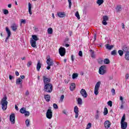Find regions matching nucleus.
<instances>
[{
    "instance_id": "obj_52",
    "label": "nucleus",
    "mask_w": 129,
    "mask_h": 129,
    "mask_svg": "<svg viewBox=\"0 0 129 129\" xmlns=\"http://www.w3.org/2000/svg\"><path fill=\"white\" fill-rule=\"evenodd\" d=\"M21 24H26V20L21 19Z\"/></svg>"
},
{
    "instance_id": "obj_50",
    "label": "nucleus",
    "mask_w": 129,
    "mask_h": 129,
    "mask_svg": "<svg viewBox=\"0 0 129 129\" xmlns=\"http://www.w3.org/2000/svg\"><path fill=\"white\" fill-rule=\"evenodd\" d=\"M111 93L113 94V95H114L115 94V90H114V89H112Z\"/></svg>"
},
{
    "instance_id": "obj_32",
    "label": "nucleus",
    "mask_w": 129,
    "mask_h": 129,
    "mask_svg": "<svg viewBox=\"0 0 129 129\" xmlns=\"http://www.w3.org/2000/svg\"><path fill=\"white\" fill-rule=\"evenodd\" d=\"M125 120V114H124L121 119V122L120 123H122V122H125V121H124Z\"/></svg>"
},
{
    "instance_id": "obj_59",
    "label": "nucleus",
    "mask_w": 129,
    "mask_h": 129,
    "mask_svg": "<svg viewBox=\"0 0 129 129\" xmlns=\"http://www.w3.org/2000/svg\"><path fill=\"white\" fill-rule=\"evenodd\" d=\"M20 78L21 79H25V76L24 75L20 76Z\"/></svg>"
},
{
    "instance_id": "obj_64",
    "label": "nucleus",
    "mask_w": 129,
    "mask_h": 129,
    "mask_svg": "<svg viewBox=\"0 0 129 129\" xmlns=\"http://www.w3.org/2000/svg\"><path fill=\"white\" fill-rule=\"evenodd\" d=\"M122 29H124V23H121Z\"/></svg>"
},
{
    "instance_id": "obj_1",
    "label": "nucleus",
    "mask_w": 129,
    "mask_h": 129,
    "mask_svg": "<svg viewBox=\"0 0 129 129\" xmlns=\"http://www.w3.org/2000/svg\"><path fill=\"white\" fill-rule=\"evenodd\" d=\"M7 99H8V97H7L6 96H4L1 101L0 104H1L2 108L4 111L7 110V108H8V104L9 102L7 101Z\"/></svg>"
},
{
    "instance_id": "obj_45",
    "label": "nucleus",
    "mask_w": 129,
    "mask_h": 129,
    "mask_svg": "<svg viewBox=\"0 0 129 129\" xmlns=\"http://www.w3.org/2000/svg\"><path fill=\"white\" fill-rule=\"evenodd\" d=\"M64 95H61L60 97V101L61 102H63V99H64Z\"/></svg>"
},
{
    "instance_id": "obj_25",
    "label": "nucleus",
    "mask_w": 129,
    "mask_h": 129,
    "mask_svg": "<svg viewBox=\"0 0 129 129\" xmlns=\"http://www.w3.org/2000/svg\"><path fill=\"white\" fill-rule=\"evenodd\" d=\"M106 48L108 50H111L113 48V45H109V44L106 45Z\"/></svg>"
},
{
    "instance_id": "obj_57",
    "label": "nucleus",
    "mask_w": 129,
    "mask_h": 129,
    "mask_svg": "<svg viewBox=\"0 0 129 129\" xmlns=\"http://www.w3.org/2000/svg\"><path fill=\"white\" fill-rule=\"evenodd\" d=\"M15 75L16 76H19V75H20V73H19V72L18 71L15 72Z\"/></svg>"
},
{
    "instance_id": "obj_17",
    "label": "nucleus",
    "mask_w": 129,
    "mask_h": 129,
    "mask_svg": "<svg viewBox=\"0 0 129 129\" xmlns=\"http://www.w3.org/2000/svg\"><path fill=\"white\" fill-rule=\"evenodd\" d=\"M23 84V80L21 79V78H19L18 79H17L16 80V84L18 85H20L21 87H22V84Z\"/></svg>"
},
{
    "instance_id": "obj_20",
    "label": "nucleus",
    "mask_w": 129,
    "mask_h": 129,
    "mask_svg": "<svg viewBox=\"0 0 129 129\" xmlns=\"http://www.w3.org/2000/svg\"><path fill=\"white\" fill-rule=\"evenodd\" d=\"M129 50V47L127 46L126 45H123L122 47V50L123 52H125V53H127Z\"/></svg>"
},
{
    "instance_id": "obj_4",
    "label": "nucleus",
    "mask_w": 129,
    "mask_h": 129,
    "mask_svg": "<svg viewBox=\"0 0 129 129\" xmlns=\"http://www.w3.org/2000/svg\"><path fill=\"white\" fill-rule=\"evenodd\" d=\"M46 59V63L47 65H49V66H53V65H54V61H53V59H51L50 55H48L47 56Z\"/></svg>"
},
{
    "instance_id": "obj_35",
    "label": "nucleus",
    "mask_w": 129,
    "mask_h": 129,
    "mask_svg": "<svg viewBox=\"0 0 129 129\" xmlns=\"http://www.w3.org/2000/svg\"><path fill=\"white\" fill-rule=\"evenodd\" d=\"M78 77V74L77 73H74L72 75V78L73 79H76V78H77Z\"/></svg>"
},
{
    "instance_id": "obj_12",
    "label": "nucleus",
    "mask_w": 129,
    "mask_h": 129,
    "mask_svg": "<svg viewBox=\"0 0 129 129\" xmlns=\"http://www.w3.org/2000/svg\"><path fill=\"white\" fill-rule=\"evenodd\" d=\"M107 21H108V16H103V21L102 22V24L104 25V26H106L107 25Z\"/></svg>"
},
{
    "instance_id": "obj_43",
    "label": "nucleus",
    "mask_w": 129,
    "mask_h": 129,
    "mask_svg": "<svg viewBox=\"0 0 129 129\" xmlns=\"http://www.w3.org/2000/svg\"><path fill=\"white\" fill-rule=\"evenodd\" d=\"M24 115L25 116H29L30 115V112L28 111H26L24 113Z\"/></svg>"
},
{
    "instance_id": "obj_3",
    "label": "nucleus",
    "mask_w": 129,
    "mask_h": 129,
    "mask_svg": "<svg viewBox=\"0 0 129 129\" xmlns=\"http://www.w3.org/2000/svg\"><path fill=\"white\" fill-rule=\"evenodd\" d=\"M106 67L105 66H102L99 69V73L101 75H103L105 74L106 72Z\"/></svg>"
},
{
    "instance_id": "obj_31",
    "label": "nucleus",
    "mask_w": 129,
    "mask_h": 129,
    "mask_svg": "<svg viewBox=\"0 0 129 129\" xmlns=\"http://www.w3.org/2000/svg\"><path fill=\"white\" fill-rule=\"evenodd\" d=\"M104 2V1L103 0H97V4L99 5V6H101V5L103 4Z\"/></svg>"
},
{
    "instance_id": "obj_56",
    "label": "nucleus",
    "mask_w": 129,
    "mask_h": 129,
    "mask_svg": "<svg viewBox=\"0 0 129 129\" xmlns=\"http://www.w3.org/2000/svg\"><path fill=\"white\" fill-rule=\"evenodd\" d=\"M95 118H96V119H98V118H99V115L98 114H97L96 115Z\"/></svg>"
},
{
    "instance_id": "obj_23",
    "label": "nucleus",
    "mask_w": 129,
    "mask_h": 129,
    "mask_svg": "<svg viewBox=\"0 0 129 129\" xmlns=\"http://www.w3.org/2000/svg\"><path fill=\"white\" fill-rule=\"evenodd\" d=\"M41 67H42V63H41V62H40V61H39L37 63L36 70L37 71H40V69H41Z\"/></svg>"
},
{
    "instance_id": "obj_11",
    "label": "nucleus",
    "mask_w": 129,
    "mask_h": 129,
    "mask_svg": "<svg viewBox=\"0 0 129 129\" xmlns=\"http://www.w3.org/2000/svg\"><path fill=\"white\" fill-rule=\"evenodd\" d=\"M80 94H81L82 96L84 97V98H86L88 95L87 94V92H86V91L84 89H82L80 91Z\"/></svg>"
},
{
    "instance_id": "obj_29",
    "label": "nucleus",
    "mask_w": 129,
    "mask_h": 129,
    "mask_svg": "<svg viewBox=\"0 0 129 129\" xmlns=\"http://www.w3.org/2000/svg\"><path fill=\"white\" fill-rule=\"evenodd\" d=\"M125 59L127 60V61H129V52H126L125 54Z\"/></svg>"
},
{
    "instance_id": "obj_48",
    "label": "nucleus",
    "mask_w": 129,
    "mask_h": 129,
    "mask_svg": "<svg viewBox=\"0 0 129 129\" xmlns=\"http://www.w3.org/2000/svg\"><path fill=\"white\" fill-rule=\"evenodd\" d=\"M91 127V123H88V124L87 125V129L90 128Z\"/></svg>"
},
{
    "instance_id": "obj_28",
    "label": "nucleus",
    "mask_w": 129,
    "mask_h": 129,
    "mask_svg": "<svg viewBox=\"0 0 129 129\" xmlns=\"http://www.w3.org/2000/svg\"><path fill=\"white\" fill-rule=\"evenodd\" d=\"M47 33L50 35L53 34V29H52V28H48L47 30Z\"/></svg>"
},
{
    "instance_id": "obj_9",
    "label": "nucleus",
    "mask_w": 129,
    "mask_h": 129,
    "mask_svg": "<svg viewBox=\"0 0 129 129\" xmlns=\"http://www.w3.org/2000/svg\"><path fill=\"white\" fill-rule=\"evenodd\" d=\"M6 31L7 33V37L6 38L5 42H7V40H9L10 39V37H11V35H12V33L11 32V30H10V29H9V27H7L6 28Z\"/></svg>"
},
{
    "instance_id": "obj_49",
    "label": "nucleus",
    "mask_w": 129,
    "mask_h": 129,
    "mask_svg": "<svg viewBox=\"0 0 129 129\" xmlns=\"http://www.w3.org/2000/svg\"><path fill=\"white\" fill-rule=\"evenodd\" d=\"M27 65V67H30V66L32 65V61H28Z\"/></svg>"
},
{
    "instance_id": "obj_15",
    "label": "nucleus",
    "mask_w": 129,
    "mask_h": 129,
    "mask_svg": "<svg viewBox=\"0 0 129 129\" xmlns=\"http://www.w3.org/2000/svg\"><path fill=\"white\" fill-rule=\"evenodd\" d=\"M11 28L13 32H17V30H18V25H17L16 23H13L11 25Z\"/></svg>"
},
{
    "instance_id": "obj_37",
    "label": "nucleus",
    "mask_w": 129,
    "mask_h": 129,
    "mask_svg": "<svg viewBox=\"0 0 129 129\" xmlns=\"http://www.w3.org/2000/svg\"><path fill=\"white\" fill-rule=\"evenodd\" d=\"M107 113H108V110L107 109V108H104L103 112L104 115H106Z\"/></svg>"
},
{
    "instance_id": "obj_34",
    "label": "nucleus",
    "mask_w": 129,
    "mask_h": 129,
    "mask_svg": "<svg viewBox=\"0 0 129 129\" xmlns=\"http://www.w3.org/2000/svg\"><path fill=\"white\" fill-rule=\"evenodd\" d=\"M32 37L34 41H38L39 40V38H38V36L37 35H33L32 36Z\"/></svg>"
},
{
    "instance_id": "obj_47",
    "label": "nucleus",
    "mask_w": 129,
    "mask_h": 129,
    "mask_svg": "<svg viewBox=\"0 0 129 129\" xmlns=\"http://www.w3.org/2000/svg\"><path fill=\"white\" fill-rule=\"evenodd\" d=\"M53 106L55 109H58V105L57 104L54 103Z\"/></svg>"
},
{
    "instance_id": "obj_44",
    "label": "nucleus",
    "mask_w": 129,
    "mask_h": 129,
    "mask_svg": "<svg viewBox=\"0 0 129 129\" xmlns=\"http://www.w3.org/2000/svg\"><path fill=\"white\" fill-rule=\"evenodd\" d=\"M4 15H9V11L7 9H5L4 10Z\"/></svg>"
},
{
    "instance_id": "obj_62",
    "label": "nucleus",
    "mask_w": 129,
    "mask_h": 129,
    "mask_svg": "<svg viewBox=\"0 0 129 129\" xmlns=\"http://www.w3.org/2000/svg\"><path fill=\"white\" fill-rule=\"evenodd\" d=\"M120 100L123 102V97H122V96H120Z\"/></svg>"
},
{
    "instance_id": "obj_22",
    "label": "nucleus",
    "mask_w": 129,
    "mask_h": 129,
    "mask_svg": "<svg viewBox=\"0 0 129 129\" xmlns=\"http://www.w3.org/2000/svg\"><path fill=\"white\" fill-rule=\"evenodd\" d=\"M28 12L30 15H33V12H32V4L31 3L28 4Z\"/></svg>"
},
{
    "instance_id": "obj_14",
    "label": "nucleus",
    "mask_w": 129,
    "mask_h": 129,
    "mask_svg": "<svg viewBox=\"0 0 129 129\" xmlns=\"http://www.w3.org/2000/svg\"><path fill=\"white\" fill-rule=\"evenodd\" d=\"M74 112L76 113L75 118H77L78 117V115H79V110L78 109V107L77 106H75L74 109Z\"/></svg>"
},
{
    "instance_id": "obj_40",
    "label": "nucleus",
    "mask_w": 129,
    "mask_h": 129,
    "mask_svg": "<svg viewBox=\"0 0 129 129\" xmlns=\"http://www.w3.org/2000/svg\"><path fill=\"white\" fill-rule=\"evenodd\" d=\"M116 54H117V52H116V50H114L112 51L111 52V54L113 55V56H115V55H116Z\"/></svg>"
},
{
    "instance_id": "obj_7",
    "label": "nucleus",
    "mask_w": 129,
    "mask_h": 129,
    "mask_svg": "<svg viewBox=\"0 0 129 129\" xmlns=\"http://www.w3.org/2000/svg\"><path fill=\"white\" fill-rule=\"evenodd\" d=\"M99 87H100V82H98L95 86L94 94L95 95H97V94H98V90L99 89Z\"/></svg>"
},
{
    "instance_id": "obj_55",
    "label": "nucleus",
    "mask_w": 129,
    "mask_h": 129,
    "mask_svg": "<svg viewBox=\"0 0 129 129\" xmlns=\"http://www.w3.org/2000/svg\"><path fill=\"white\" fill-rule=\"evenodd\" d=\"M29 94H30V93L29 92V91L28 90L26 91V92L25 93V95L26 96H28Z\"/></svg>"
},
{
    "instance_id": "obj_10",
    "label": "nucleus",
    "mask_w": 129,
    "mask_h": 129,
    "mask_svg": "<svg viewBox=\"0 0 129 129\" xmlns=\"http://www.w3.org/2000/svg\"><path fill=\"white\" fill-rule=\"evenodd\" d=\"M50 82H51V79L48 78L46 77V76H43V83L44 85L46 84H51Z\"/></svg>"
},
{
    "instance_id": "obj_41",
    "label": "nucleus",
    "mask_w": 129,
    "mask_h": 129,
    "mask_svg": "<svg viewBox=\"0 0 129 129\" xmlns=\"http://www.w3.org/2000/svg\"><path fill=\"white\" fill-rule=\"evenodd\" d=\"M118 53L119 56H122V55H123V51L121 50H119L118 51Z\"/></svg>"
},
{
    "instance_id": "obj_13",
    "label": "nucleus",
    "mask_w": 129,
    "mask_h": 129,
    "mask_svg": "<svg viewBox=\"0 0 129 129\" xmlns=\"http://www.w3.org/2000/svg\"><path fill=\"white\" fill-rule=\"evenodd\" d=\"M104 125L105 126V128L108 129L111 125V122H110L109 120H106L104 122Z\"/></svg>"
},
{
    "instance_id": "obj_60",
    "label": "nucleus",
    "mask_w": 129,
    "mask_h": 129,
    "mask_svg": "<svg viewBox=\"0 0 129 129\" xmlns=\"http://www.w3.org/2000/svg\"><path fill=\"white\" fill-rule=\"evenodd\" d=\"M112 79H113V77L112 76L109 77V80H112Z\"/></svg>"
},
{
    "instance_id": "obj_46",
    "label": "nucleus",
    "mask_w": 129,
    "mask_h": 129,
    "mask_svg": "<svg viewBox=\"0 0 129 129\" xmlns=\"http://www.w3.org/2000/svg\"><path fill=\"white\" fill-rule=\"evenodd\" d=\"M69 2V6L70 9H71V6H72V3L71 2V0H68Z\"/></svg>"
},
{
    "instance_id": "obj_38",
    "label": "nucleus",
    "mask_w": 129,
    "mask_h": 129,
    "mask_svg": "<svg viewBox=\"0 0 129 129\" xmlns=\"http://www.w3.org/2000/svg\"><path fill=\"white\" fill-rule=\"evenodd\" d=\"M75 16L78 20H80V15H79V12L78 11L76 12Z\"/></svg>"
},
{
    "instance_id": "obj_61",
    "label": "nucleus",
    "mask_w": 129,
    "mask_h": 129,
    "mask_svg": "<svg viewBox=\"0 0 129 129\" xmlns=\"http://www.w3.org/2000/svg\"><path fill=\"white\" fill-rule=\"evenodd\" d=\"M120 109H122L123 108V104L122 103L120 107Z\"/></svg>"
},
{
    "instance_id": "obj_8",
    "label": "nucleus",
    "mask_w": 129,
    "mask_h": 129,
    "mask_svg": "<svg viewBox=\"0 0 129 129\" xmlns=\"http://www.w3.org/2000/svg\"><path fill=\"white\" fill-rule=\"evenodd\" d=\"M10 120L13 124L16 123V115L14 113L10 115Z\"/></svg>"
},
{
    "instance_id": "obj_36",
    "label": "nucleus",
    "mask_w": 129,
    "mask_h": 129,
    "mask_svg": "<svg viewBox=\"0 0 129 129\" xmlns=\"http://www.w3.org/2000/svg\"><path fill=\"white\" fill-rule=\"evenodd\" d=\"M78 104L81 105L82 104V99L81 98H78Z\"/></svg>"
},
{
    "instance_id": "obj_58",
    "label": "nucleus",
    "mask_w": 129,
    "mask_h": 129,
    "mask_svg": "<svg viewBox=\"0 0 129 129\" xmlns=\"http://www.w3.org/2000/svg\"><path fill=\"white\" fill-rule=\"evenodd\" d=\"M51 66H52L48 65V66L47 67V70H50V69H51Z\"/></svg>"
},
{
    "instance_id": "obj_19",
    "label": "nucleus",
    "mask_w": 129,
    "mask_h": 129,
    "mask_svg": "<svg viewBox=\"0 0 129 129\" xmlns=\"http://www.w3.org/2000/svg\"><path fill=\"white\" fill-rule=\"evenodd\" d=\"M30 43L31 44V46L33 47V48H37V45H36V41L31 39L30 40Z\"/></svg>"
},
{
    "instance_id": "obj_21",
    "label": "nucleus",
    "mask_w": 129,
    "mask_h": 129,
    "mask_svg": "<svg viewBox=\"0 0 129 129\" xmlns=\"http://www.w3.org/2000/svg\"><path fill=\"white\" fill-rule=\"evenodd\" d=\"M44 99H45L46 101L49 102L50 100H51V96L49 95H44Z\"/></svg>"
},
{
    "instance_id": "obj_2",
    "label": "nucleus",
    "mask_w": 129,
    "mask_h": 129,
    "mask_svg": "<svg viewBox=\"0 0 129 129\" xmlns=\"http://www.w3.org/2000/svg\"><path fill=\"white\" fill-rule=\"evenodd\" d=\"M43 89L44 92L51 93L53 91V85L52 84H45L44 85Z\"/></svg>"
},
{
    "instance_id": "obj_26",
    "label": "nucleus",
    "mask_w": 129,
    "mask_h": 129,
    "mask_svg": "<svg viewBox=\"0 0 129 129\" xmlns=\"http://www.w3.org/2000/svg\"><path fill=\"white\" fill-rule=\"evenodd\" d=\"M90 52H91V56L92 58H94L95 57V54H94V50L90 49Z\"/></svg>"
},
{
    "instance_id": "obj_39",
    "label": "nucleus",
    "mask_w": 129,
    "mask_h": 129,
    "mask_svg": "<svg viewBox=\"0 0 129 129\" xmlns=\"http://www.w3.org/2000/svg\"><path fill=\"white\" fill-rule=\"evenodd\" d=\"M25 123L26 124V126H30V120H29L28 119H26V120L25 121Z\"/></svg>"
},
{
    "instance_id": "obj_53",
    "label": "nucleus",
    "mask_w": 129,
    "mask_h": 129,
    "mask_svg": "<svg viewBox=\"0 0 129 129\" xmlns=\"http://www.w3.org/2000/svg\"><path fill=\"white\" fill-rule=\"evenodd\" d=\"M79 55L80 56V57H82V51H80L79 52Z\"/></svg>"
},
{
    "instance_id": "obj_18",
    "label": "nucleus",
    "mask_w": 129,
    "mask_h": 129,
    "mask_svg": "<svg viewBox=\"0 0 129 129\" xmlns=\"http://www.w3.org/2000/svg\"><path fill=\"white\" fill-rule=\"evenodd\" d=\"M121 124V129H126L127 127V122H123L120 123Z\"/></svg>"
},
{
    "instance_id": "obj_33",
    "label": "nucleus",
    "mask_w": 129,
    "mask_h": 129,
    "mask_svg": "<svg viewBox=\"0 0 129 129\" xmlns=\"http://www.w3.org/2000/svg\"><path fill=\"white\" fill-rule=\"evenodd\" d=\"M116 10L117 11V12H120V11H121V6L120 5L117 6L116 8Z\"/></svg>"
},
{
    "instance_id": "obj_16",
    "label": "nucleus",
    "mask_w": 129,
    "mask_h": 129,
    "mask_svg": "<svg viewBox=\"0 0 129 129\" xmlns=\"http://www.w3.org/2000/svg\"><path fill=\"white\" fill-rule=\"evenodd\" d=\"M57 17L59 18H65L66 14L65 12H59L57 13Z\"/></svg>"
},
{
    "instance_id": "obj_42",
    "label": "nucleus",
    "mask_w": 129,
    "mask_h": 129,
    "mask_svg": "<svg viewBox=\"0 0 129 129\" xmlns=\"http://www.w3.org/2000/svg\"><path fill=\"white\" fill-rule=\"evenodd\" d=\"M107 104L108 105H109L110 107H111V106H112V101H108Z\"/></svg>"
},
{
    "instance_id": "obj_24",
    "label": "nucleus",
    "mask_w": 129,
    "mask_h": 129,
    "mask_svg": "<svg viewBox=\"0 0 129 129\" xmlns=\"http://www.w3.org/2000/svg\"><path fill=\"white\" fill-rule=\"evenodd\" d=\"M75 83H72L70 87V89L71 90V91H73L75 89Z\"/></svg>"
},
{
    "instance_id": "obj_54",
    "label": "nucleus",
    "mask_w": 129,
    "mask_h": 129,
    "mask_svg": "<svg viewBox=\"0 0 129 129\" xmlns=\"http://www.w3.org/2000/svg\"><path fill=\"white\" fill-rule=\"evenodd\" d=\"M71 60L72 62H74V55L73 54L71 55Z\"/></svg>"
},
{
    "instance_id": "obj_63",
    "label": "nucleus",
    "mask_w": 129,
    "mask_h": 129,
    "mask_svg": "<svg viewBox=\"0 0 129 129\" xmlns=\"http://www.w3.org/2000/svg\"><path fill=\"white\" fill-rule=\"evenodd\" d=\"M13 76H12V75H10L9 76V79L10 80H12V79H13Z\"/></svg>"
},
{
    "instance_id": "obj_27",
    "label": "nucleus",
    "mask_w": 129,
    "mask_h": 129,
    "mask_svg": "<svg viewBox=\"0 0 129 129\" xmlns=\"http://www.w3.org/2000/svg\"><path fill=\"white\" fill-rule=\"evenodd\" d=\"M26 108L25 107H22L21 109L20 110V112L21 113L24 114L25 112H26Z\"/></svg>"
},
{
    "instance_id": "obj_5",
    "label": "nucleus",
    "mask_w": 129,
    "mask_h": 129,
    "mask_svg": "<svg viewBox=\"0 0 129 129\" xmlns=\"http://www.w3.org/2000/svg\"><path fill=\"white\" fill-rule=\"evenodd\" d=\"M58 53L61 57H63L65 56V54H66V49H65L64 47H60L58 49Z\"/></svg>"
},
{
    "instance_id": "obj_30",
    "label": "nucleus",
    "mask_w": 129,
    "mask_h": 129,
    "mask_svg": "<svg viewBox=\"0 0 129 129\" xmlns=\"http://www.w3.org/2000/svg\"><path fill=\"white\" fill-rule=\"evenodd\" d=\"M104 64H109L110 63V60L108 58H105L104 59Z\"/></svg>"
},
{
    "instance_id": "obj_51",
    "label": "nucleus",
    "mask_w": 129,
    "mask_h": 129,
    "mask_svg": "<svg viewBox=\"0 0 129 129\" xmlns=\"http://www.w3.org/2000/svg\"><path fill=\"white\" fill-rule=\"evenodd\" d=\"M128 78H129V74H126L125 75V78L126 80H127V79H128Z\"/></svg>"
},
{
    "instance_id": "obj_6",
    "label": "nucleus",
    "mask_w": 129,
    "mask_h": 129,
    "mask_svg": "<svg viewBox=\"0 0 129 129\" xmlns=\"http://www.w3.org/2000/svg\"><path fill=\"white\" fill-rule=\"evenodd\" d=\"M53 117V112H52V109H48L46 111V117L48 119H51Z\"/></svg>"
}]
</instances>
